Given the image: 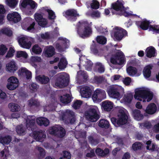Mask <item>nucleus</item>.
<instances>
[{
  "instance_id": "1",
  "label": "nucleus",
  "mask_w": 159,
  "mask_h": 159,
  "mask_svg": "<svg viewBox=\"0 0 159 159\" xmlns=\"http://www.w3.org/2000/svg\"><path fill=\"white\" fill-rule=\"evenodd\" d=\"M77 25V33L80 37L85 39L89 37L92 34V28L87 21H80Z\"/></svg>"
},
{
  "instance_id": "6",
  "label": "nucleus",
  "mask_w": 159,
  "mask_h": 159,
  "mask_svg": "<svg viewBox=\"0 0 159 159\" xmlns=\"http://www.w3.org/2000/svg\"><path fill=\"white\" fill-rule=\"evenodd\" d=\"M48 132L50 134L60 138L63 137L66 134L64 129L57 125L51 127L48 130Z\"/></svg>"
},
{
  "instance_id": "10",
  "label": "nucleus",
  "mask_w": 159,
  "mask_h": 159,
  "mask_svg": "<svg viewBox=\"0 0 159 159\" xmlns=\"http://www.w3.org/2000/svg\"><path fill=\"white\" fill-rule=\"evenodd\" d=\"M120 89L119 87L113 86L107 89V92L109 96L111 98H117L120 96Z\"/></svg>"
},
{
  "instance_id": "55",
  "label": "nucleus",
  "mask_w": 159,
  "mask_h": 159,
  "mask_svg": "<svg viewBox=\"0 0 159 159\" xmlns=\"http://www.w3.org/2000/svg\"><path fill=\"white\" fill-rule=\"evenodd\" d=\"M149 30L152 31L154 33L159 34V27L157 25H150L149 26Z\"/></svg>"
},
{
  "instance_id": "53",
  "label": "nucleus",
  "mask_w": 159,
  "mask_h": 159,
  "mask_svg": "<svg viewBox=\"0 0 159 159\" xmlns=\"http://www.w3.org/2000/svg\"><path fill=\"white\" fill-rule=\"evenodd\" d=\"M28 55L26 52L23 51H18L16 53V56L17 58L22 57L25 58H27Z\"/></svg>"
},
{
  "instance_id": "50",
  "label": "nucleus",
  "mask_w": 159,
  "mask_h": 159,
  "mask_svg": "<svg viewBox=\"0 0 159 159\" xmlns=\"http://www.w3.org/2000/svg\"><path fill=\"white\" fill-rule=\"evenodd\" d=\"M90 6L92 9H97L99 7V2L96 0H93Z\"/></svg>"
},
{
  "instance_id": "11",
  "label": "nucleus",
  "mask_w": 159,
  "mask_h": 159,
  "mask_svg": "<svg viewBox=\"0 0 159 159\" xmlns=\"http://www.w3.org/2000/svg\"><path fill=\"white\" fill-rule=\"evenodd\" d=\"M8 83L7 85V88L11 90H14L19 85L18 79L15 76H11L7 80Z\"/></svg>"
},
{
  "instance_id": "56",
  "label": "nucleus",
  "mask_w": 159,
  "mask_h": 159,
  "mask_svg": "<svg viewBox=\"0 0 159 159\" xmlns=\"http://www.w3.org/2000/svg\"><path fill=\"white\" fill-rule=\"evenodd\" d=\"M82 103V102L80 100H77L72 105L73 107L75 109H79Z\"/></svg>"
},
{
  "instance_id": "18",
  "label": "nucleus",
  "mask_w": 159,
  "mask_h": 159,
  "mask_svg": "<svg viewBox=\"0 0 159 159\" xmlns=\"http://www.w3.org/2000/svg\"><path fill=\"white\" fill-rule=\"evenodd\" d=\"M33 136L37 141L39 142L43 141V139L46 137V135L42 130L34 131Z\"/></svg>"
},
{
  "instance_id": "57",
  "label": "nucleus",
  "mask_w": 159,
  "mask_h": 159,
  "mask_svg": "<svg viewBox=\"0 0 159 159\" xmlns=\"http://www.w3.org/2000/svg\"><path fill=\"white\" fill-rule=\"evenodd\" d=\"M7 50V48L5 45L2 44L0 45V55H4Z\"/></svg>"
},
{
  "instance_id": "9",
  "label": "nucleus",
  "mask_w": 159,
  "mask_h": 159,
  "mask_svg": "<svg viewBox=\"0 0 159 159\" xmlns=\"http://www.w3.org/2000/svg\"><path fill=\"white\" fill-rule=\"evenodd\" d=\"M106 97L105 92L104 90L100 89H97L94 92L92 95V99L93 101L100 102L105 99Z\"/></svg>"
},
{
  "instance_id": "14",
  "label": "nucleus",
  "mask_w": 159,
  "mask_h": 159,
  "mask_svg": "<svg viewBox=\"0 0 159 159\" xmlns=\"http://www.w3.org/2000/svg\"><path fill=\"white\" fill-rule=\"evenodd\" d=\"M127 34V32L126 30L120 28L116 29L114 31V37L116 40L120 41L124 37L126 36Z\"/></svg>"
},
{
  "instance_id": "48",
  "label": "nucleus",
  "mask_w": 159,
  "mask_h": 159,
  "mask_svg": "<svg viewBox=\"0 0 159 159\" xmlns=\"http://www.w3.org/2000/svg\"><path fill=\"white\" fill-rule=\"evenodd\" d=\"M7 4L10 7L15 8L17 4L18 1V0H7Z\"/></svg>"
},
{
  "instance_id": "45",
  "label": "nucleus",
  "mask_w": 159,
  "mask_h": 159,
  "mask_svg": "<svg viewBox=\"0 0 159 159\" xmlns=\"http://www.w3.org/2000/svg\"><path fill=\"white\" fill-rule=\"evenodd\" d=\"M96 40L97 43L103 45L105 44L107 42L106 38L104 36H98L96 38Z\"/></svg>"
},
{
  "instance_id": "58",
  "label": "nucleus",
  "mask_w": 159,
  "mask_h": 159,
  "mask_svg": "<svg viewBox=\"0 0 159 159\" xmlns=\"http://www.w3.org/2000/svg\"><path fill=\"white\" fill-rule=\"evenodd\" d=\"M115 13L116 14V15H118L120 16H124L125 17H129L132 15V14L126 11H125V9L124 11H121L119 12V13H116V12Z\"/></svg>"
},
{
  "instance_id": "51",
  "label": "nucleus",
  "mask_w": 159,
  "mask_h": 159,
  "mask_svg": "<svg viewBox=\"0 0 159 159\" xmlns=\"http://www.w3.org/2000/svg\"><path fill=\"white\" fill-rule=\"evenodd\" d=\"M71 158V155L70 152L66 151H63V155L60 159H70Z\"/></svg>"
},
{
  "instance_id": "4",
  "label": "nucleus",
  "mask_w": 159,
  "mask_h": 159,
  "mask_svg": "<svg viewBox=\"0 0 159 159\" xmlns=\"http://www.w3.org/2000/svg\"><path fill=\"white\" fill-rule=\"evenodd\" d=\"M112 56L110 59L111 63L114 65H122L125 62V57L123 53L120 50Z\"/></svg>"
},
{
  "instance_id": "30",
  "label": "nucleus",
  "mask_w": 159,
  "mask_h": 159,
  "mask_svg": "<svg viewBox=\"0 0 159 159\" xmlns=\"http://www.w3.org/2000/svg\"><path fill=\"white\" fill-rule=\"evenodd\" d=\"M66 15L68 16L75 18L79 16V14L77 13V11L74 9H70L67 10L65 12Z\"/></svg>"
},
{
  "instance_id": "63",
  "label": "nucleus",
  "mask_w": 159,
  "mask_h": 159,
  "mask_svg": "<svg viewBox=\"0 0 159 159\" xmlns=\"http://www.w3.org/2000/svg\"><path fill=\"white\" fill-rule=\"evenodd\" d=\"M30 61L32 62H40L41 61V59L40 57L38 56H32Z\"/></svg>"
},
{
  "instance_id": "21",
  "label": "nucleus",
  "mask_w": 159,
  "mask_h": 159,
  "mask_svg": "<svg viewBox=\"0 0 159 159\" xmlns=\"http://www.w3.org/2000/svg\"><path fill=\"white\" fill-rule=\"evenodd\" d=\"M145 52L146 56L149 58L155 57L157 55L156 50L155 48L152 46L148 47Z\"/></svg>"
},
{
  "instance_id": "3",
  "label": "nucleus",
  "mask_w": 159,
  "mask_h": 159,
  "mask_svg": "<svg viewBox=\"0 0 159 159\" xmlns=\"http://www.w3.org/2000/svg\"><path fill=\"white\" fill-rule=\"evenodd\" d=\"M128 119V116L124 111L120 109L118 111V118L112 117L111 120L114 126L117 127L125 124L127 122Z\"/></svg>"
},
{
  "instance_id": "17",
  "label": "nucleus",
  "mask_w": 159,
  "mask_h": 159,
  "mask_svg": "<svg viewBox=\"0 0 159 159\" xmlns=\"http://www.w3.org/2000/svg\"><path fill=\"white\" fill-rule=\"evenodd\" d=\"M150 23L151 22L146 19L135 22L136 25L143 30H147L148 28H149Z\"/></svg>"
},
{
  "instance_id": "33",
  "label": "nucleus",
  "mask_w": 159,
  "mask_h": 159,
  "mask_svg": "<svg viewBox=\"0 0 159 159\" xmlns=\"http://www.w3.org/2000/svg\"><path fill=\"white\" fill-rule=\"evenodd\" d=\"M25 129L22 125L17 126L16 131L19 135H24L26 134Z\"/></svg>"
},
{
  "instance_id": "25",
  "label": "nucleus",
  "mask_w": 159,
  "mask_h": 159,
  "mask_svg": "<svg viewBox=\"0 0 159 159\" xmlns=\"http://www.w3.org/2000/svg\"><path fill=\"white\" fill-rule=\"evenodd\" d=\"M132 114L134 118L138 120H141L143 118V114L141 113L140 111L138 109L133 110Z\"/></svg>"
},
{
  "instance_id": "13",
  "label": "nucleus",
  "mask_w": 159,
  "mask_h": 159,
  "mask_svg": "<svg viewBox=\"0 0 159 159\" xmlns=\"http://www.w3.org/2000/svg\"><path fill=\"white\" fill-rule=\"evenodd\" d=\"M18 42L20 46L24 48L29 49L31 47L32 43L30 41L25 37L18 38Z\"/></svg>"
},
{
  "instance_id": "28",
  "label": "nucleus",
  "mask_w": 159,
  "mask_h": 159,
  "mask_svg": "<svg viewBox=\"0 0 159 159\" xmlns=\"http://www.w3.org/2000/svg\"><path fill=\"white\" fill-rule=\"evenodd\" d=\"M45 53L47 57H52L55 54L54 48L52 46H49L47 48L46 50L45 51Z\"/></svg>"
},
{
  "instance_id": "35",
  "label": "nucleus",
  "mask_w": 159,
  "mask_h": 159,
  "mask_svg": "<svg viewBox=\"0 0 159 159\" xmlns=\"http://www.w3.org/2000/svg\"><path fill=\"white\" fill-rule=\"evenodd\" d=\"M11 141V138L9 135L0 137V143L3 144H8Z\"/></svg>"
},
{
  "instance_id": "32",
  "label": "nucleus",
  "mask_w": 159,
  "mask_h": 159,
  "mask_svg": "<svg viewBox=\"0 0 159 159\" xmlns=\"http://www.w3.org/2000/svg\"><path fill=\"white\" fill-rule=\"evenodd\" d=\"M91 51L94 55H97L101 49L100 45L98 43H94L90 47Z\"/></svg>"
},
{
  "instance_id": "12",
  "label": "nucleus",
  "mask_w": 159,
  "mask_h": 159,
  "mask_svg": "<svg viewBox=\"0 0 159 159\" xmlns=\"http://www.w3.org/2000/svg\"><path fill=\"white\" fill-rule=\"evenodd\" d=\"M111 7L114 10V11H112V14L116 15L115 13H119L121 11H124L125 9V7L123 5V4L121 2L118 0L116 2L112 3L111 4Z\"/></svg>"
},
{
  "instance_id": "59",
  "label": "nucleus",
  "mask_w": 159,
  "mask_h": 159,
  "mask_svg": "<svg viewBox=\"0 0 159 159\" xmlns=\"http://www.w3.org/2000/svg\"><path fill=\"white\" fill-rule=\"evenodd\" d=\"M46 11L48 14V18L50 20H53L55 19V13L51 10L47 9Z\"/></svg>"
},
{
  "instance_id": "40",
  "label": "nucleus",
  "mask_w": 159,
  "mask_h": 159,
  "mask_svg": "<svg viewBox=\"0 0 159 159\" xmlns=\"http://www.w3.org/2000/svg\"><path fill=\"white\" fill-rule=\"evenodd\" d=\"M31 51L35 54H39L41 52L42 50L38 44H36L33 46L31 49Z\"/></svg>"
},
{
  "instance_id": "24",
  "label": "nucleus",
  "mask_w": 159,
  "mask_h": 159,
  "mask_svg": "<svg viewBox=\"0 0 159 159\" xmlns=\"http://www.w3.org/2000/svg\"><path fill=\"white\" fill-rule=\"evenodd\" d=\"M153 66L151 64H149L145 66L143 70V74L146 78H149L151 74V70L152 69Z\"/></svg>"
},
{
  "instance_id": "23",
  "label": "nucleus",
  "mask_w": 159,
  "mask_h": 159,
  "mask_svg": "<svg viewBox=\"0 0 159 159\" xmlns=\"http://www.w3.org/2000/svg\"><path fill=\"white\" fill-rule=\"evenodd\" d=\"M36 79L38 82L41 84H47L50 82L49 77L44 75H39L36 77Z\"/></svg>"
},
{
  "instance_id": "31",
  "label": "nucleus",
  "mask_w": 159,
  "mask_h": 159,
  "mask_svg": "<svg viewBox=\"0 0 159 159\" xmlns=\"http://www.w3.org/2000/svg\"><path fill=\"white\" fill-rule=\"evenodd\" d=\"M35 120H34L32 119L27 120L26 127L27 129L29 130L33 131L35 128Z\"/></svg>"
},
{
  "instance_id": "42",
  "label": "nucleus",
  "mask_w": 159,
  "mask_h": 159,
  "mask_svg": "<svg viewBox=\"0 0 159 159\" xmlns=\"http://www.w3.org/2000/svg\"><path fill=\"white\" fill-rule=\"evenodd\" d=\"M143 146L142 144L139 142H136L132 145V149L134 151L140 150Z\"/></svg>"
},
{
  "instance_id": "2",
  "label": "nucleus",
  "mask_w": 159,
  "mask_h": 159,
  "mask_svg": "<svg viewBox=\"0 0 159 159\" xmlns=\"http://www.w3.org/2000/svg\"><path fill=\"white\" fill-rule=\"evenodd\" d=\"M134 97L135 99L140 101L143 99V102H146V99L147 102H149L152 99L153 94L152 92L147 89H140L135 92Z\"/></svg>"
},
{
  "instance_id": "5",
  "label": "nucleus",
  "mask_w": 159,
  "mask_h": 159,
  "mask_svg": "<svg viewBox=\"0 0 159 159\" xmlns=\"http://www.w3.org/2000/svg\"><path fill=\"white\" fill-rule=\"evenodd\" d=\"M68 83L69 78L66 73H61L57 75L55 83L56 86L61 88L67 86Z\"/></svg>"
},
{
  "instance_id": "41",
  "label": "nucleus",
  "mask_w": 159,
  "mask_h": 159,
  "mask_svg": "<svg viewBox=\"0 0 159 159\" xmlns=\"http://www.w3.org/2000/svg\"><path fill=\"white\" fill-rule=\"evenodd\" d=\"M127 71L129 75L131 76L136 74L137 71V69L135 67L129 66L127 69Z\"/></svg>"
},
{
  "instance_id": "19",
  "label": "nucleus",
  "mask_w": 159,
  "mask_h": 159,
  "mask_svg": "<svg viewBox=\"0 0 159 159\" xmlns=\"http://www.w3.org/2000/svg\"><path fill=\"white\" fill-rule=\"evenodd\" d=\"M17 69V66L14 61H11L6 65V69L10 73H14Z\"/></svg>"
},
{
  "instance_id": "64",
  "label": "nucleus",
  "mask_w": 159,
  "mask_h": 159,
  "mask_svg": "<svg viewBox=\"0 0 159 159\" xmlns=\"http://www.w3.org/2000/svg\"><path fill=\"white\" fill-rule=\"evenodd\" d=\"M131 79L129 77H127L123 79V82L126 85H129L131 82Z\"/></svg>"
},
{
  "instance_id": "43",
  "label": "nucleus",
  "mask_w": 159,
  "mask_h": 159,
  "mask_svg": "<svg viewBox=\"0 0 159 159\" xmlns=\"http://www.w3.org/2000/svg\"><path fill=\"white\" fill-rule=\"evenodd\" d=\"M38 157L39 159H42L45 156L46 152L44 148L38 147Z\"/></svg>"
},
{
  "instance_id": "47",
  "label": "nucleus",
  "mask_w": 159,
  "mask_h": 159,
  "mask_svg": "<svg viewBox=\"0 0 159 159\" xmlns=\"http://www.w3.org/2000/svg\"><path fill=\"white\" fill-rule=\"evenodd\" d=\"M1 33L8 37H10L12 35V32L11 30L8 28H4L1 30Z\"/></svg>"
},
{
  "instance_id": "27",
  "label": "nucleus",
  "mask_w": 159,
  "mask_h": 159,
  "mask_svg": "<svg viewBox=\"0 0 159 159\" xmlns=\"http://www.w3.org/2000/svg\"><path fill=\"white\" fill-rule=\"evenodd\" d=\"M157 110V107L154 103H151L148 105L146 110V112L149 114L155 113Z\"/></svg>"
},
{
  "instance_id": "60",
  "label": "nucleus",
  "mask_w": 159,
  "mask_h": 159,
  "mask_svg": "<svg viewBox=\"0 0 159 159\" xmlns=\"http://www.w3.org/2000/svg\"><path fill=\"white\" fill-rule=\"evenodd\" d=\"M96 65L98 66L99 67L98 68V70L99 73H103L105 71V68L103 65L100 63H97Z\"/></svg>"
},
{
  "instance_id": "49",
  "label": "nucleus",
  "mask_w": 159,
  "mask_h": 159,
  "mask_svg": "<svg viewBox=\"0 0 159 159\" xmlns=\"http://www.w3.org/2000/svg\"><path fill=\"white\" fill-rule=\"evenodd\" d=\"M124 98L125 102L129 103L132 100L133 95L131 93H127L125 95Z\"/></svg>"
},
{
  "instance_id": "61",
  "label": "nucleus",
  "mask_w": 159,
  "mask_h": 159,
  "mask_svg": "<svg viewBox=\"0 0 159 159\" xmlns=\"http://www.w3.org/2000/svg\"><path fill=\"white\" fill-rule=\"evenodd\" d=\"M39 87V86L37 84L35 83H32L30 85V89L34 92L37 90Z\"/></svg>"
},
{
  "instance_id": "26",
  "label": "nucleus",
  "mask_w": 159,
  "mask_h": 159,
  "mask_svg": "<svg viewBox=\"0 0 159 159\" xmlns=\"http://www.w3.org/2000/svg\"><path fill=\"white\" fill-rule=\"evenodd\" d=\"M36 122L37 124L40 125H44L47 126L49 124V121L47 119L44 117H39L36 119Z\"/></svg>"
},
{
  "instance_id": "52",
  "label": "nucleus",
  "mask_w": 159,
  "mask_h": 159,
  "mask_svg": "<svg viewBox=\"0 0 159 159\" xmlns=\"http://www.w3.org/2000/svg\"><path fill=\"white\" fill-rule=\"evenodd\" d=\"M89 141L92 144L96 145L99 142V140L97 139H94L92 136H89L88 137Z\"/></svg>"
},
{
  "instance_id": "29",
  "label": "nucleus",
  "mask_w": 159,
  "mask_h": 159,
  "mask_svg": "<svg viewBox=\"0 0 159 159\" xmlns=\"http://www.w3.org/2000/svg\"><path fill=\"white\" fill-rule=\"evenodd\" d=\"M109 152V150L106 148L104 150L100 148H97L95 150L96 154L99 156L103 157L107 155Z\"/></svg>"
},
{
  "instance_id": "15",
  "label": "nucleus",
  "mask_w": 159,
  "mask_h": 159,
  "mask_svg": "<svg viewBox=\"0 0 159 159\" xmlns=\"http://www.w3.org/2000/svg\"><path fill=\"white\" fill-rule=\"evenodd\" d=\"M34 18L39 25L42 27H44L48 24L47 20L43 18V16L41 14L36 13L34 14Z\"/></svg>"
},
{
  "instance_id": "62",
  "label": "nucleus",
  "mask_w": 159,
  "mask_h": 159,
  "mask_svg": "<svg viewBox=\"0 0 159 159\" xmlns=\"http://www.w3.org/2000/svg\"><path fill=\"white\" fill-rule=\"evenodd\" d=\"M94 80L95 82L98 84H100L103 81L104 79L101 76H95L94 77Z\"/></svg>"
},
{
  "instance_id": "34",
  "label": "nucleus",
  "mask_w": 159,
  "mask_h": 159,
  "mask_svg": "<svg viewBox=\"0 0 159 159\" xmlns=\"http://www.w3.org/2000/svg\"><path fill=\"white\" fill-rule=\"evenodd\" d=\"M60 102L64 104H67L71 102V98L68 94L61 96L60 98Z\"/></svg>"
},
{
  "instance_id": "46",
  "label": "nucleus",
  "mask_w": 159,
  "mask_h": 159,
  "mask_svg": "<svg viewBox=\"0 0 159 159\" xmlns=\"http://www.w3.org/2000/svg\"><path fill=\"white\" fill-rule=\"evenodd\" d=\"M78 75L81 76L83 78L84 82H86L88 77L87 72L84 70H80L77 72Z\"/></svg>"
},
{
  "instance_id": "20",
  "label": "nucleus",
  "mask_w": 159,
  "mask_h": 159,
  "mask_svg": "<svg viewBox=\"0 0 159 159\" xmlns=\"http://www.w3.org/2000/svg\"><path fill=\"white\" fill-rule=\"evenodd\" d=\"M80 91L81 95L84 98H88L91 95L92 91L88 86H85L81 88Z\"/></svg>"
},
{
  "instance_id": "36",
  "label": "nucleus",
  "mask_w": 159,
  "mask_h": 159,
  "mask_svg": "<svg viewBox=\"0 0 159 159\" xmlns=\"http://www.w3.org/2000/svg\"><path fill=\"white\" fill-rule=\"evenodd\" d=\"M98 126L102 128L107 129L109 127V123L108 121L105 119H101L100 120Z\"/></svg>"
},
{
  "instance_id": "39",
  "label": "nucleus",
  "mask_w": 159,
  "mask_h": 159,
  "mask_svg": "<svg viewBox=\"0 0 159 159\" xmlns=\"http://www.w3.org/2000/svg\"><path fill=\"white\" fill-rule=\"evenodd\" d=\"M28 106L30 107H37L39 106V103L36 100L31 99L28 100Z\"/></svg>"
},
{
  "instance_id": "7",
  "label": "nucleus",
  "mask_w": 159,
  "mask_h": 159,
  "mask_svg": "<svg viewBox=\"0 0 159 159\" xmlns=\"http://www.w3.org/2000/svg\"><path fill=\"white\" fill-rule=\"evenodd\" d=\"M86 118L91 122H96L100 118L98 114L97 109L92 107L89 108L85 112Z\"/></svg>"
},
{
  "instance_id": "8",
  "label": "nucleus",
  "mask_w": 159,
  "mask_h": 159,
  "mask_svg": "<svg viewBox=\"0 0 159 159\" xmlns=\"http://www.w3.org/2000/svg\"><path fill=\"white\" fill-rule=\"evenodd\" d=\"M62 119L66 124H73L75 121V113L71 110H67L62 116Z\"/></svg>"
},
{
  "instance_id": "22",
  "label": "nucleus",
  "mask_w": 159,
  "mask_h": 159,
  "mask_svg": "<svg viewBox=\"0 0 159 159\" xmlns=\"http://www.w3.org/2000/svg\"><path fill=\"white\" fill-rule=\"evenodd\" d=\"M102 107L104 111H110L113 107V103L108 100H106L102 103Z\"/></svg>"
},
{
  "instance_id": "54",
  "label": "nucleus",
  "mask_w": 159,
  "mask_h": 159,
  "mask_svg": "<svg viewBox=\"0 0 159 159\" xmlns=\"http://www.w3.org/2000/svg\"><path fill=\"white\" fill-rule=\"evenodd\" d=\"M15 52V50L14 48L12 47L10 48L8 51L6 56V58H10L12 57L14 55V53Z\"/></svg>"
},
{
  "instance_id": "16",
  "label": "nucleus",
  "mask_w": 159,
  "mask_h": 159,
  "mask_svg": "<svg viewBox=\"0 0 159 159\" xmlns=\"http://www.w3.org/2000/svg\"><path fill=\"white\" fill-rule=\"evenodd\" d=\"M7 18L9 21L16 23L19 21L21 20L20 16L16 12H14L12 13L8 14Z\"/></svg>"
},
{
  "instance_id": "38",
  "label": "nucleus",
  "mask_w": 159,
  "mask_h": 159,
  "mask_svg": "<svg viewBox=\"0 0 159 159\" xmlns=\"http://www.w3.org/2000/svg\"><path fill=\"white\" fill-rule=\"evenodd\" d=\"M146 144L147 145L146 147V149L149 151H151L152 152L155 150V145L154 143H152V141L151 140H148L146 142Z\"/></svg>"
},
{
  "instance_id": "44",
  "label": "nucleus",
  "mask_w": 159,
  "mask_h": 159,
  "mask_svg": "<svg viewBox=\"0 0 159 159\" xmlns=\"http://www.w3.org/2000/svg\"><path fill=\"white\" fill-rule=\"evenodd\" d=\"M8 107L11 108V111H17L20 109V106L17 104L11 103L9 104Z\"/></svg>"
},
{
  "instance_id": "37",
  "label": "nucleus",
  "mask_w": 159,
  "mask_h": 159,
  "mask_svg": "<svg viewBox=\"0 0 159 159\" xmlns=\"http://www.w3.org/2000/svg\"><path fill=\"white\" fill-rule=\"evenodd\" d=\"M67 61L66 59L64 57H61L58 64L59 69L61 70L64 69L66 67Z\"/></svg>"
}]
</instances>
